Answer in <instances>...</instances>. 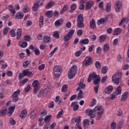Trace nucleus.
Wrapping results in <instances>:
<instances>
[{"instance_id": "9d476101", "label": "nucleus", "mask_w": 129, "mask_h": 129, "mask_svg": "<svg viewBox=\"0 0 129 129\" xmlns=\"http://www.w3.org/2000/svg\"><path fill=\"white\" fill-rule=\"evenodd\" d=\"M73 121H75L77 124L75 125L76 128H77V127L80 126V122H81V117L79 116L77 117L74 118L72 119V122L73 123Z\"/></svg>"}, {"instance_id": "dca6fc26", "label": "nucleus", "mask_w": 129, "mask_h": 129, "mask_svg": "<svg viewBox=\"0 0 129 129\" xmlns=\"http://www.w3.org/2000/svg\"><path fill=\"white\" fill-rule=\"evenodd\" d=\"M113 90V87H112V86L111 85H110L105 88V93L106 94H110V93L112 92Z\"/></svg>"}, {"instance_id": "72a5a7b5", "label": "nucleus", "mask_w": 129, "mask_h": 129, "mask_svg": "<svg viewBox=\"0 0 129 129\" xmlns=\"http://www.w3.org/2000/svg\"><path fill=\"white\" fill-rule=\"evenodd\" d=\"M111 10V3H108L106 5L105 11L107 13H109Z\"/></svg>"}, {"instance_id": "de8ad7c7", "label": "nucleus", "mask_w": 129, "mask_h": 129, "mask_svg": "<svg viewBox=\"0 0 129 129\" xmlns=\"http://www.w3.org/2000/svg\"><path fill=\"white\" fill-rule=\"evenodd\" d=\"M115 92L117 95H120V94H121V87H118Z\"/></svg>"}, {"instance_id": "b1692460", "label": "nucleus", "mask_w": 129, "mask_h": 129, "mask_svg": "<svg viewBox=\"0 0 129 129\" xmlns=\"http://www.w3.org/2000/svg\"><path fill=\"white\" fill-rule=\"evenodd\" d=\"M27 114H28V111L27 110H23L21 111V113L20 115V117L21 118H25V117L27 116Z\"/></svg>"}, {"instance_id": "69168bd1", "label": "nucleus", "mask_w": 129, "mask_h": 129, "mask_svg": "<svg viewBox=\"0 0 129 129\" xmlns=\"http://www.w3.org/2000/svg\"><path fill=\"white\" fill-rule=\"evenodd\" d=\"M54 107V102L53 101H51L48 105L49 108H53Z\"/></svg>"}, {"instance_id": "a19ab883", "label": "nucleus", "mask_w": 129, "mask_h": 129, "mask_svg": "<svg viewBox=\"0 0 129 129\" xmlns=\"http://www.w3.org/2000/svg\"><path fill=\"white\" fill-rule=\"evenodd\" d=\"M89 120L86 119L83 120V124L85 127H88L89 126Z\"/></svg>"}, {"instance_id": "37998d69", "label": "nucleus", "mask_w": 129, "mask_h": 129, "mask_svg": "<svg viewBox=\"0 0 129 129\" xmlns=\"http://www.w3.org/2000/svg\"><path fill=\"white\" fill-rule=\"evenodd\" d=\"M52 36L55 39H59L60 35L59 34V31H54L53 32Z\"/></svg>"}, {"instance_id": "4c0bfd02", "label": "nucleus", "mask_w": 129, "mask_h": 129, "mask_svg": "<svg viewBox=\"0 0 129 129\" xmlns=\"http://www.w3.org/2000/svg\"><path fill=\"white\" fill-rule=\"evenodd\" d=\"M45 16L47 18H52L53 17V13L51 11H47L45 12Z\"/></svg>"}, {"instance_id": "1a4fd4ad", "label": "nucleus", "mask_w": 129, "mask_h": 129, "mask_svg": "<svg viewBox=\"0 0 129 129\" xmlns=\"http://www.w3.org/2000/svg\"><path fill=\"white\" fill-rule=\"evenodd\" d=\"M32 86L34 88L33 91L34 94H37V92H38L39 88H40V83L38 81H34L32 83Z\"/></svg>"}, {"instance_id": "f8f14e48", "label": "nucleus", "mask_w": 129, "mask_h": 129, "mask_svg": "<svg viewBox=\"0 0 129 129\" xmlns=\"http://www.w3.org/2000/svg\"><path fill=\"white\" fill-rule=\"evenodd\" d=\"M84 63L85 66H89L90 63H92V57L87 56L84 61Z\"/></svg>"}, {"instance_id": "c03bdc74", "label": "nucleus", "mask_w": 129, "mask_h": 129, "mask_svg": "<svg viewBox=\"0 0 129 129\" xmlns=\"http://www.w3.org/2000/svg\"><path fill=\"white\" fill-rule=\"evenodd\" d=\"M90 27L92 29H95L96 27L95 20H94V19H92V21L90 22Z\"/></svg>"}, {"instance_id": "473e14b6", "label": "nucleus", "mask_w": 129, "mask_h": 129, "mask_svg": "<svg viewBox=\"0 0 129 129\" xmlns=\"http://www.w3.org/2000/svg\"><path fill=\"white\" fill-rule=\"evenodd\" d=\"M50 87L49 86H47L45 88L41 90V92L42 94H47L49 91H50Z\"/></svg>"}, {"instance_id": "e433bc0d", "label": "nucleus", "mask_w": 129, "mask_h": 129, "mask_svg": "<svg viewBox=\"0 0 129 129\" xmlns=\"http://www.w3.org/2000/svg\"><path fill=\"white\" fill-rule=\"evenodd\" d=\"M19 45L21 48H26V47L28 46V43L26 41L22 42V41H20L19 42Z\"/></svg>"}, {"instance_id": "3c124183", "label": "nucleus", "mask_w": 129, "mask_h": 129, "mask_svg": "<svg viewBox=\"0 0 129 129\" xmlns=\"http://www.w3.org/2000/svg\"><path fill=\"white\" fill-rule=\"evenodd\" d=\"M95 66L96 68H97V69H99V68H100V67H101V63H100V62H99V61H97L95 62Z\"/></svg>"}, {"instance_id": "cd10ccee", "label": "nucleus", "mask_w": 129, "mask_h": 129, "mask_svg": "<svg viewBox=\"0 0 129 129\" xmlns=\"http://www.w3.org/2000/svg\"><path fill=\"white\" fill-rule=\"evenodd\" d=\"M89 43V39L88 38H85L81 39L80 41V44L81 45H86Z\"/></svg>"}, {"instance_id": "49530a36", "label": "nucleus", "mask_w": 129, "mask_h": 129, "mask_svg": "<svg viewBox=\"0 0 129 129\" xmlns=\"http://www.w3.org/2000/svg\"><path fill=\"white\" fill-rule=\"evenodd\" d=\"M8 10L10 11L12 14H16V10H14V7L13 5H9Z\"/></svg>"}, {"instance_id": "6ab92c4d", "label": "nucleus", "mask_w": 129, "mask_h": 129, "mask_svg": "<svg viewBox=\"0 0 129 129\" xmlns=\"http://www.w3.org/2000/svg\"><path fill=\"white\" fill-rule=\"evenodd\" d=\"M39 6L40 5H39V1H36L32 7L33 11L34 12H37V11H38V9H39Z\"/></svg>"}, {"instance_id": "6e6d98bb", "label": "nucleus", "mask_w": 129, "mask_h": 129, "mask_svg": "<svg viewBox=\"0 0 129 129\" xmlns=\"http://www.w3.org/2000/svg\"><path fill=\"white\" fill-rule=\"evenodd\" d=\"M31 89V85H28L27 87L25 88L24 89V92H29Z\"/></svg>"}, {"instance_id": "2eb2a0df", "label": "nucleus", "mask_w": 129, "mask_h": 129, "mask_svg": "<svg viewBox=\"0 0 129 129\" xmlns=\"http://www.w3.org/2000/svg\"><path fill=\"white\" fill-rule=\"evenodd\" d=\"M79 87L77 89V91H79L80 89H84L85 88L86 85L83 82L81 81L78 84Z\"/></svg>"}, {"instance_id": "f03ea898", "label": "nucleus", "mask_w": 129, "mask_h": 129, "mask_svg": "<svg viewBox=\"0 0 129 129\" xmlns=\"http://www.w3.org/2000/svg\"><path fill=\"white\" fill-rule=\"evenodd\" d=\"M76 73H77V66L76 65H73L68 72L69 79H73V78H74Z\"/></svg>"}, {"instance_id": "79ce46f5", "label": "nucleus", "mask_w": 129, "mask_h": 129, "mask_svg": "<svg viewBox=\"0 0 129 129\" xmlns=\"http://www.w3.org/2000/svg\"><path fill=\"white\" fill-rule=\"evenodd\" d=\"M71 38H72L69 34H66L65 36L63 37V41L64 42H68Z\"/></svg>"}, {"instance_id": "a211bd4d", "label": "nucleus", "mask_w": 129, "mask_h": 129, "mask_svg": "<svg viewBox=\"0 0 129 129\" xmlns=\"http://www.w3.org/2000/svg\"><path fill=\"white\" fill-rule=\"evenodd\" d=\"M99 82H100V81H94L93 83V84H94V85H96V86L94 88L95 93H98V88H99Z\"/></svg>"}, {"instance_id": "09e8293b", "label": "nucleus", "mask_w": 129, "mask_h": 129, "mask_svg": "<svg viewBox=\"0 0 129 129\" xmlns=\"http://www.w3.org/2000/svg\"><path fill=\"white\" fill-rule=\"evenodd\" d=\"M122 125H123V120H121L120 121L117 126V129L119 128H121V127H122Z\"/></svg>"}, {"instance_id": "5fc2aeb1", "label": "nucleus", "mask_w": 129, "mask_h": 129, "mask_svg": "<svg viewBox=\"0 0 129 129\" xmlns=\"http://www.w3.org/2000/svg\"><path fill=\"white\" fill-rule=\"evenodd\" d=\"M10 34L12 37H16V32L14 29H11L10 31Z\"/></svg>"}, {"instance_id": "f257e3e1", "label": "nucleus", "mask_w": 129, "mask_h": 129, "mask_svg": "<svg viewBox=\"0 0 129 129\" xmlns=\"http://www.w3.org/2000/svg\"><path fill=\"white\" fill-rule=\"evenodd\" d=\"M85 112L88 113V115L90 116V118L95 117L96 112V113H97L96 119L99 120V119L101 118L103 113H104V109H103V107L102 106H97L93 109H86Z\"/></svg>"}, {"instance_id": "680f3d73", "label": "nucleus", "mask_w": 129, "mask_h": 129, "mask_svg": "<svg viewBox=\"0 0 129 129\" xmlns=\"http://www.w3.org/2000/svg\"><path fill=\"white\" fill-rule=\"evenodd\" d=\"M62 114H63V110H61L57 114V115L56 116V118H60V117H61V116H62Z\"/></svg>"}, {"instance_id": "6e6552de", "label": "nucleus", "mask_w": 129, "mask_h": 129, "mask_svg": "<svg viewBox=\"0 0 129 129\" xmlns=\"http://www.w3.org/2000/svg\"><path fill=\"white\" fill-rule=\"evenodd\" d=\"M20 93H21V90L18 89L17 91L14 92L12 95V101L13 102H17V101L19 100V96H18V95L20 94Z\"/></svg>"}, {"instance_id": "4468645a", "label": "nucleus", "mask_w": 129, "mask_h": 129, "mask_svg": "<svg viewBox=\"0 0 129 129\" xmlns=\"http://www.w3.org/2000/svg\"><path fill=\"white\" fill-rule=\"evenodd\" d=\"M16 109V106L14 105L13 106H11L8 108L9 112L7 113L8 116H12L13 112L15 111Z\"/></svg>"}, {"instance_id": "9b49d317", "label": "nucleus", "mask_w": 129, "mask_h": 129, "mask_svg": "<svg viewBox=\"0 0 129 129\" xmlns=\"http://www.w3.org/2000/svg\"><path fill=\"white\" fill-rule=\"evenodd\" d=\"M122 6V4H121V2L117 1L115 3V6L114 7L115 11L116 13H119L120 12V9H121V7Z\"/></svg>"}, {"instance_id": "f704fd0d", "label": "nucleus", "mask_w": 129, "mask_h": 129, "mask_svg": "<svg viewBox=\"0 0 129 129\" xmlns=\"http://www.w3.org/2000/svg\"><path fill=\"white\" fill-rule=\"evenodd\" d=\"M77 8V5H76V4H72L71 5V10H70V13H73V12H74V11H75L76 10Z\"/></svg>"}, {"instance_id": "8fccbe9b", "label": "nucleus", "mask_w": 129, "mask_h": 129, "mask_svg": "<svg viewBox=\"0 0 129 129\" xmlns=\"http://www.w3.org/2000/svg\"><path fill=\"white\" fill-rule=\"evenodd\" d=\"M51 118H52V115H46L44 120V121H45V122H47V121H50Z\"/></svg>"}, {"instance_id": "423d86ee", "label": "nucleus", "mask_w": 129, "mask_h": 129, "mask_svg": "<svg viewBox=\"0 0 129 129\" xmlns=\"http://www.w3.org/2000/svg\"><path fill=\"white\" fill-rule=\"evenodd\" d=\"M62 68L60 66H55L53 68V73L55 77H59L61 75Z\"/></svg>"}, {"instance_id": "0eeeda50", "label": "nucleus", "mask_w": 129, "mask_h": 129, "mask_svg": "<svg viewBox=\"0 0 129 129\" xmlns=\"http://www.w3.org/2000/svg\"><path fill=\"white\" fill-rule=\"evenodd\" d=\"M121 77H122V73H116L112 76V81H121Z\"/></svg>"}, {"instance_id": "58836bf2", "label": "nucleus", "mask_w": 129, "mask_h": 129, "mask_svg": "<svg viewBox=\"0 0 129 129\" xmlns=\"http://www.w3.org/2000/svg\"><path fill=\"white\" fill-rule=\"evenodd\" d=\"M31 64L30 60H26L23 63V68H27L29 65Z\"/></svg>"}, {"instance_id": "bf43d9fd", "label": "nucleus", "mask_w": 129, "mask_h": 129, "mask_svg": "<svg viewBox=\"0 0 129 129\" xmlns=\"http://www.w3.org/2000/svg\"><path fill=\"white\" fill-rule=\"evenodd\" d=\"M82 53V51L79 50L76 52V53H75V55L76 56V57H79V56H80Z\"/></svg>"}, {"instance_id": "7ed1b4c3", "label": "nucleus", "mask_w": 129, "mask_h": 129, "mask_svg": "<svg viewBox=\"0 0 129 129\" xmlns=\"http://www.w3.org/2000/svg\"><path fill=\"white\" fill-rule=\"evenodd\" d=\"M25 76H28V77H32L33 76V73L29 70V69H26L22 71V73H20L18 78L19 80H22Z\"/></svg>"}, {"instance_id": "412c9836", "label": "nucleus", "mask_w": 129, "mask_h": 129, "mask_svg": "<svg viewBox=\"0 0 129 129\" xmlns=\"http://www.w3.org/2000/svg\"><path fill=\"white\" fill-rule=\"evenodd\" d=\"M94 5L93 1H89V2L86 3L85 10L86 11L91 9V7Z\"/></svg>"}, {"instance_id": "864d4df0", "label": "nucleus", "mask_w": 129, "mask_h": 129, "mask_svg": "<svg viewBox=\"0 0 129 129\" xmlns=\"http://www.w3.org/2000/svg\"><path fill=\"white\" fill-rule=\"evenodd\" d=\"M101 72L103 73V74H106V73L107 72V67H104L102 69Z\"/></svg>"}, {"instance_id": "a18cd8bd", "label": "nucleus", "mask_w": 129, "mask_h": 129, "mask_svg": "<svg viewBox=\"0 0 129 129\" xmlns=\"http://www.w3.org/2000/svg\"><path fill=\"white\" fill-rule=\"evenodd\" d=\"M109 50V44L108 43H106L104 45L103 50L104 52H107Z\"/></svg>"}, {"instance_id": "bb28decb", "label": "nucleus", "mask_w": 129, "mask_h": 129, "mask_svg": "<svg viewBox=\"0 0 129 129\" xmlns=\"http://www.w3.org/2000/svg\"><path fill=\"white\" fill-rule=\"evenodd\" d=\"M128 96V92H125L122 95V98L121 99V101H125L126 100V98H127Z\"/></svg>"}, {"instance_id": "774afa93", "label": "nucleus", "mask_w": 129, "mask_h": 129, "mask_svg": "<svg viewBox=\"0 0 129 129\" xmlns=\"http://www.w3.org/2000/svg\"><path fill=\"white\" fill-rule=\"evenodd\" d=\"M41 116H45L47 114V111L46 110H43L40 112Z\"/></svg>"}, {"instance_id": "39448f33", "label": "nucleus", "mask_w": 129, "mask_h": 129, "mask_svg": "<svg viewBox=\"0 0 129 129\" xmlns=\"http://www.w3.org/2000/svg\"><path fill=\"white\" fill-rule=\"evenodd\" d=\"M84 20V18L83 17V14H79L77 16V28L80 29L84 28V23H83Z\"/></svg>"}, {"instance_id": "0e129e2a", "label": "nucleus", "mask_w": 129, "mask_h": 129, "mask_svg": "<svg viewBox=\"0 0 129 129\" xmlns=\"http://www.w3.org/2000/svg\"><path fill=\"white\" fill-rule=\"evenodd\" d=\"M30 11V9L29 8V6H26L24 8H23V12L24 13H28V12Z\"/></svg>"}, {"instance_id": "338daca9", "label": "nucleus", "mask_w": 129, "mask_h": 129, "mask_svg": "<svg viewBox=\"0 0 129 129\" xmlns=\"http://www.w3.org/2000/svg\"><path fill=\"white\" fill-rule=\"evenodd\" d=\"M34 53L36 56H39L40 55V50L38 48L35 49L34 50Z\"/></svg>"}, {"instance_id": "aec40b11", "label": "nucleus", "mask_w": 129, "mask_h": 129, "mask_svg": "<svg viewBox=\"0 0 129 129\" xmlns=\"http://www.w3.org/2000/svg\"><path fill=\"white\" fill-rule=\"evenodd\" d=\"M3 83H2V84L0 85V89L2 91L5 90V88H6V84H12V82L11 81H6L3 82Z\"/></svg>"}, {"instance_id": "ddd939ff", "label": "nucleus", "mask_w": 129, "mask_h": 129, "mask_svg": "<svg viewBox=\"0 0 129 129\" xmlns=\"http://www.w3.org/2000/svg\"><path fill=\"white\" fill-rule=\"evenodd\" d=\"M78 102L75 101L74 102H72L71 107H73V110L74 111H77L78 109H79V105H78Z\"/></svg>"}, {"instance_id": "4d7b16f0", "label": "nucleus", "mask_w": 129, "mask_h": 129, "mask_svg": "<svg viewBox=\"0 0 129 129\" xmlns=\"http://www.w3.org/2000/svg\"><path fill=\"white\" fill-rule=\"evenodd\" d=\"M24 40H25V41H26V42H29L30 41V40H31V36H30L29 35L25 36L24 37Z\"/></svg>"}, {"instance_id": "e2e57ef3", "label": "nucleus", "mask_w": 129, "mask_h": 129, "mask_svg": "<svg viewBox=\"0 0 129 129\" xmlns=\"http://www.w3.org/2000/svg\"><path fill=\"white\" fill-rule=\"evenodd\" d=\"M10 123L12 125H15L16 124V121L12 118H11L10 119Z\"/></svg>"}, {"instance_id": "4be33fe9", "label": "nucleus", "mask_w": 129, "mask_h": 129, "mask_svg": "<svg viewBox=\"0 0 129 129\" xmlns=\"http://www.w3.org/2000/svg\"><path fill=\"white\" fill-rule=\"evenodd\" d=\"M17 40H20L21 38V37H22V29L21 28H18L17 30V33H16Z\"/></svg>"}, {"instance_id": "5701e85b", "label": "nucleus", "mask_w": 129, "mask_h": 129, "mask_svg": "<svg viewBox=\"0 0 129 129\" xmlns=\"http://www.w3.org/2000/svg\"><path fill=\"white\" fill-rule=\"evenodd\" d=\"M122 31V30H121V28H117L114 30L113 35L114 36H118V35H119Z\"/></svg>"}, {"instance_id": "2f4dec72", "label": "nucleus", "mask_w": 129, "mask_h": 129, "mask_svg": "<svg viewBox=\"0 0 129 129\" xmlns=\"http://www.w3.org/2000/svg\"><path fill=\"white\" fill-rule=\"evenodd\" d=\"M63 24V19H58L56 20L54 23L55 27H59Z\"/></svg>"}, {"instance_id": "393cba45", "label": "nucleus", "mask_w": 129, "mask_h": 129, "mask_svg": "<svg viewBox=\"0 0 129 129\" xmlns=\"http://www.w3.org/2000/svg\"><path fill=\"white\" fill-rule=\"evenodd\" d=\"M53 6H55V2L53 1H50L45 6V9H46V10H49V9L53 7Z\"/></svg>"}, {"instance_id": "7c9ffc66", "label": "nucleus", "mask_w": 129, "mask_h": 129, "mask_svg": "<svg viewBox=\"0 0 129 129\" xmlns=\"http://www.w3.org/2000/svg\"><path fill=\"white\" fill-rule=\"evenodd\" d=\"M43 39L45 43H49L50 41H51V37L47 35L44 36Z\"/></svg>"}, {"instance_id": "ea45409f", "label": "nucleus", "mask_w": 129, "mask_h": 129, "mask_svg": "<svg viewBox=\"0 0 129 129\" xmlns=\"http://www.w3.org/2000/svg\"><path fill=\"white\" fill-rule=\"evenodd\" d=\"M106 39V35H101L99 39V43H102V42H104Z\"/></svg>"}, {"instance_id": "c85d7f7f", "label": "nucleus", "mask_w": 129, "mask_h": 129, "mask_svg": "<svg viewBox=\"0 0 129 129\" xmlns=\"http://www.w3.org/2000/svg\"><path fill=\"white\" fill-rule=\"evenodd\" d=\"M8 111V109L6 107H3L0 110V113H1L2 115H6L7 114V112Z\"/></svg>"}, {"instance_id": "c756f323", "label": "nucleus", "mask_w": 129, "mask_h": 129, "mask_svg": "<svg viewBox=\"0 0 129 129\" xmlns=\"http://www.w3.org/2000/svg\"><path fill=\"white\" fill-rule=\"evenodd\" d=\"M83 91L82 90H80L78 94L77 95V99L79 100H80V99H82L83 98Z\"/></svg>"}, {"instance_id": "a878e982", "label": "nucleus", "mask_w": 129, "mask_h": 129, "mask_svg": "<svg viewBox=\"0 0 129 129\" xmlns=\"http://www.w3.org/2000/svg\"><path fill=\"white\" fill-rule=\"evenodd\" d=\"M16 19H17V20H20L21 19H23L24 18V13L23 12H18L17 13L16 16Z\"/></svg>"}, {"instance_id": "c9c22d12", "label": "nucleus", "mask_w": 129, "mask_h": 129, "mask_svg": "<svg viewBox=\"0 0 129 129\" xmlns=\"http://www.w3.org/2000/svg\"><path fill=\"white\" fill-rule=\"evenodd\" d=\"M106 19V18H101L100 20L97 21V25H98V26H100L101 24H104Z\"/></svg>"}, {"instance_id": "603ef678", "label": "nucleus", "mask_w": 129, "mask_h": 129, "mask_svg": "<svg viewBox=\"0 0 129 129\" xmlns=\"http://www.w3.org/2000/svg\"><path fill=\"white\" fill-rule=\"evenodd\" d=\"M75 32V30L73 29H71L69 31V32L67 34L69 35V36L72 37V36H73V34H74Z\"/></svg>"}, {"instance_id": "13d9d810", "label": "nucleus", "mask_w": 129, "mask_h": 129, "mask_svg": "<svg viewBox=\"0 0 129 129\" xmlns=\"http://www.w3.org/2000/svg\"><path fill=\"white\" fill-rule=\"evenodd\" d=\"M67 85H64L61 88L62 92H66L67 91Z\"/></svg>"}, {"instance_id": "052dcab7", "label": "nucleus", "mask_w": 129, "mask_h": 129, "mask_svg": "<svg viewBox=\"0 0 129 129\" xmlns=\"http://www.w3.org/2000/svg\"><path fill=\"white\" fill-rule=\"evenodd\" d=\"M122 114H123V112H122V110L119 109L117 111V116H121Z\"/></svg>"}, {"instance_id": "20e7f679", "label": "nucleus", "mask_w": 129, "mask_h": 129, "mask_svg": "<svg viewBox=\"0 0 129 129\" xmlns=\"http://www.w3.org/2000/svg\"><path fill=\"white\" fill-rule=\"evenodd\" d=\"M92 80L93 81H100L101 79L99 75L96 74V72H94L89 74L87 81H92Z\"/></svg>"}, {"instance_id": "f3484780", "label": "nucleus", "mask_w": 129, "mask_h": 129, "mask_svg": "<svg viewBox=\"0 0 129 129\" xmlns=\"http://www.w3.org/2000/svg\"><path fill=\"white\" fill-rule=\"evenodd\" d=\"M38 112V109L36 108H34V110L32 111L30 113V119H34L36 117V115Z\"/></svg>"}]
</instances>
